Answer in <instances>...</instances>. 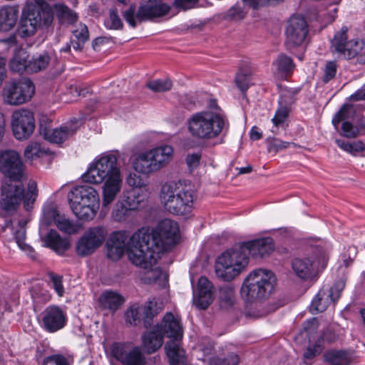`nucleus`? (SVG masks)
I'll return each mask as SVG.
<instances>
[{"label":"nucleus","mask_w":365,"mask_h":365,"mask_svg":"<svg viewBox=\"0 0 365 365\" xmlns=\"http://www.w3.org/2000/svg\"><path fill=\"white\" fill-rule=\"evenodd\" d=\"M180 230L178 223L170 219H163L152 229H140L133 233L129 238L128 244L130 245V257L140 264L143 260L138 255H142V248L148 251L147 257L150 262H154L157 255L170 251L178 242Z\"/></svg>","instance_id":"obj_1"},{"label":"nucleus","mask_w":365,"mask_h":365,"mask_svg":"<svg viewBox=\"0 0 365 365\" xmlns=\"http://www.w3.org/2000/svg\"><path fill=\"white\" fill-rule=\"evenodd\" d=\"M274 249V242L271 237L237 243L217 258L216 274L224 281H230L248 264L249 255L264 257L269 255Z\"/></svg>","instance_id":"obj_2"},{"label":"nucleus","mask_w":365,"mask_h":365,"mask_svg":"<svg viewBox=\"0 0 365 365\" xmlns=\"http://www.w3.org/2000/svg\"><path fill=\"white\" fill-rule=\"evenodd\" d=\"M84 182L101 184L102 187L103 208L108 207L116 198L122 187V178L118 157L113 153H104L93 162L82 175Z\"/></svg>","instance_id":"obj_3"},{"label":"nucleus","mask_w":365,"mask_h":365,"mask_svg":"<svg viewBox=\"0 0 365 365\" xmlns=\"http://www.w3.org/2000/svg\"><path fill=\"white\" fill-rule=\"evenodd\" d=\"M187 125L190 135L200 140L217 138L230 128L227 116L217 110L196 112L187 119Z\"/></svg>","instance_id":"obj_4"},{"label":"nucleus","mask_w":365,"mask_h":365,"mask_svg":"<svg viewBox=\"0 0 365 365\" xmlns=\"http://www.w3.org/2000/svg\"><path fill=\"white\" fill-rule=\"evenodd\" d=\"M155 328L163 337L170 338L165 346L170 365H186L185 351L181 346L183 331L180 321L171 312H168L161 323Z\"/></svg>","instance_id":"obj_5"},{"label":"nucleus","mask_w":365,"mask_h":365,"mask_svg":"<svg viewBox=\"0 0 365 365\" xmlns=\"http://www.w3.org/2000/svg\"><path fill=\"white\" fill-rule=\"evenodd\" d=\"M19 183L5 182L1 186L0 207L7 213L16 211L22 200L25 210H30L38 197V190L34 180L28 181L26 193L22 182Z\"/></svg>","instance_id":"obj_6"},{"label":"nucleus","mask_w":365,"mask_h":365,"mask_svg":"<svg viewBox=\"0 0 365 365\" xmlns=\"http://www.w3.org/2000/svg\"><path fill=\"white\" fill-rule=\"evenodd\" d=\"M276 277L271 271L257 269L245 279L240 294L247 303H254L267 299L274 290Z\"/></svg>","instance_id":"obj_7"},{"label":"nucleus","mask_w":365,"mask_h":365,"mask_svg":"<svg viewBox=\"0 0 365 365\" xmlns=\"http://www.w3.org/2000/svg\"><path fill=\"white\" fill-rule=\"evenodd\" d=\"M22 13L18 28L19 34L26 38L34 36L39 28H49L53 21V11L44 0H34Z\"/></svg>","instance_id":"obj_8"},{"label":"nucleus","mask_w":365,"mask_h":365,"mask_svg":"<svg viewBox=\"0 0 365 365\" xmlns=\"http://www.w3.org/2000/svg\"><path fill=\"white\" fill-rule=\"evenodd\" d=\"M173 149L163 145L141 153L133 162V168L139 173L149 175L159 171L171 160Z\"/></svg>","instance_id":"obj_9"},{"label":"nucleus","mask_w":365,"mask_h":365,"mask_svg":"<svg viewBox=\"0 0 365 365\" xmlns=\"http://www.w3.org/2000/svg\"><path fill=\"white\" fill-rule=\"evenodd\" d=\"M348 28L343 26L336 32L331 41V48L341 59L350 60L356 58V63H365V46L363 43L356 41H348Z\"/></svg>","instance_id":"obj_10"},{"label":"nucleus","mask_w":365,"mask_h":365,"mask_svg":"<svg viewBox=\"0 0 365 365\" xmlns=\"http://www.w3.org/2000/svg\"><path fill=\"white\" fill-rule=\"evenodd\" d=\"M0 173L11 182H23L27 179L26 166L14 150L0 151Z\"/></svg>","instance_id":"obj_11"},{"label":"nucleus","mask_w":365,"mask_h":365,"mask_svg":"<svg viewBox=\"0 0 365 365\" xmlns=\"http://www.w3.org/2000/svg\"><path fill=\"white\" fill-rule=\"evenodd\" d=\"M328 246L320 242L312 250L313 260L309 258L295 259L292 262V269L296 274L304 279L310 278L314 273V267L324 268L328 261Z\"/></svg>","instance_id":"obj_12"},{"label":"nucleus","mask_w":365,"mask_h":365,"mask_svg":"<svg viewBox=\"0 0 365 365\" xmlns=\"http://www.w3.org/2000/svg\"><path fill=\"white\" fill-rule=\"evenodd\" d=\"M35 93V86L29 78L7 83L2 90L4 102L10 106H19L29 101Z\"/></svg>","instance_id":"obj_13"},{"label":"nucleus","mask_w":365,"mask_h":365,"mask_svg":"<svg viewBox=\"0 0 365 365\" xmlns=\"http://www.w3.org/2000/svg\"><path fill=\"white\" fill-rule=\"evenodd\" d=\"M110 354L120 365H146L147 358L142 347L131 341L114 342Z\"/></svg>","instance_id":"obj_14"},{"label":"nucleus","mask_w":365,"mask_h":365,"mask_svg":"<svg viewBox=\"0 0 365 365\" xmlns=\"http://www.w3.org/2000/svg\"><path fill=\"white\" fill-rule=\"evenodd\" d=\"M170 10V6L164 3L147 4L141 5L135 14V7L131 6L123 13V17L131 27L135 28L136 26L135 19L139 22L152 21L155 18L168 14Z\"/></svg>","instance_id":"obj_15"},{"label":"nucleus","mask_w":365,"mask_h":365,"mask_svg":"<svg viewBox=\"0 0 365 365\" xmlns=\"http://www.w3.org/2000/svg\"><path fill=\"white\" fill-rule=\"evenodd\" d=\"M107 234V230L103 226L88 228L76 244L77 255L84 257L93 254L103 245Z\"/></svg>","instance_id":"obj_16"},{"label":"nucleus","mask_w":365,"mask_h":365,"mask_svg":"<svg viewBox=\"0 0 365 365\" xmlns=\"http://www.w3.org/2000/svg\"><path fill=\"white\" fill-rule=\"evenodd\" d=\"M309 26L305 19L299 15L292 16L285 29V44L288 48L301 46L306 40Z\"/></svg>","instance_id":"obj_17"},{"label":"nucleus","mask_w":365,"mask_h":365,"mask_svg":"<svg viewBox=\"0 0 365 365\" xmlns=\"http://www.w3.org/2000/svg\"><path fill=\"white\" fill-rule=\"evenodd\" d=\"M11 128L14 137L19 140L28 139L35 129V120L31 111L19 109L11 115Z\"/></svg>","instance_id":"obj_18"},{"label":"nucleus","mask_w":365,"mask_h":365,"mask_svg":"<svg viewBox=\"0 0 365 365\" xmlns=\"http://www.w3.org/2000/svg\"><path fill=\"white\" fill-rule=\"evenodd\" d=\"M344 285V281H340L330 288L321 289L309 306L310 312L312 314L324 312L331 303H335L339 299Z\"/></svg>","instance_id":"obj_19"},{"label":"nucleus","mask_w":365,"mask_h":365,"mask_svg":"<svg viewBox=\"0 0 365 365\" xmlns=\"http://www.w3.org/2000/svg\"><path fill=\"white\" fill-rule=\"evenodd\" d=\"M143 252L142 255H138L140 258H142L143 262L139 264H136L130 257V253H131V247L130 245L127 243V253L129 260L134 265L140 267L143 269V272L141 274L140 279L145 283V284H153L155 283L158 280L160 279V277L163 276V271L159 267L155 266L157 264V262L158 259L160 257V255H157V256L155 257L154 262H150V259L147 257L148 256V251H146L145 249L142 248Z\"/></svg>","instance_id":"obj_20"},{"label":"nucleus","mask_w":365,"mask_h":365,"mask_svg":"<svg viewBox=\"0 0 365 365\" xmlns=\"http://www.w3.org/2000/svg\"><path fill=\"white\" fill-rule=\"evenodd\" d=\"M188 186L182 180H170L165 182L161 185L158 197L160 202L165 210L170 214L171 213L175 204V200H178V196L181 192L184 194Z\"/></svg>","instance_id":"obj_21"},{"label":"nucleus","mask_w":365,"mask_h":365,"mask_svg":"<svg viewBox=\"0 0 365 365\" xmlns=\"http://www.w3.org/2000/svg\"><path fill=\"white\" fill-rule=\"evenodd\" d=\"M82 120L74 118L59 128L54 129L41 128V133L48 141L60 144L72 137L82 125Z\"/></svg>","instance_id":"obj_22"},{"label":"nucleus","mask_w":365,"mask_h":365,"mask_svg":"<svg viewBox=\"0 0 365 365\" xmlns=\"http://www.w3.org/2000/svg\"><path fill=\"white\" fill-rule=\"evenodd\" d=\"M66 314L56 305L47 307L41 313V327L49 333L62 329L66 324Z\"/></svg>","instance_id":"obj_23"},{"label":"nucleus","mask_w":365,"mask_h":365,"mask_svg":"<svg viewBox=\"0 0 365 365\" xmlns=\"http://www.w3.org/2000/svg\"><path fill=\"white\" fill-rule=\"evenodd\" d=\"M69 204H100L99 195L96 189L88 185L75 187L68 195Z\"/></svg>","instance_id":"obj_24"},{"label":"nucleus","mask_w":365,"mask_h":365,"mask_svg":"<svg viewBox=\"0 0 365 365\" xmlns=\"http://www.w3.org/2000/svg\"><path fill=\"white\" fill-rule=\"evenodd\" d=\"M213 286L205 277H200L197 282V295L193 302L197 307L206 309L213 301Z\"/></svg>","instance_id":"obj_25"},{"label":"nucleus","mask_w":365,"mask_h":365,"mask_svg":"<svg viewBox=\"0 0 365 365\" xmlns=\"http://www.w3.org/2000/svg\"><path fill=\"white\" fill-rule=\"evenodd\" d=\"M178 197V200H175V204L170 214L185 216L191 213L196 199L195 190L189 185L184 194L181 192Z\"/></svg>","instance_id":"obj_26"},{"label":"nucleus","mask_w":365,"mask_h":365,"mask_svg":"<svg viewBox=\"0 0 365 365\" xmlns=\"http://www.w3.org/2000/svg\"><path fill=\"white\" fill-rule=\"evenodd\" d=\"M26 221H19L17 226L14 227L12 221L7 220L5 225L1 227V232H5L7 229H10L12 232L13 238L15 240L19 248L31 255V257H34L33 255L34 253L33 248L24 242L26 239Z\"/></svg>","instance_id":"obj_27"},{"label":"nucleus","mask_w":365,"mask_h":365,"mask_svg":"<svg viewBox=\"0 0 365 365\" xmlns=\"http://www.w3.org/2000/svg\"><path fill=\"white\" fill-rule=\"evenodd\" d=\"M143 350L145 354H151L156 352L163 344V337L155 328L145 331L141 336Z\"/></svg>","instance_id":"obj_28"},{"label":"nucleus","mask_w":365,"mask_h":365,"mask_svg":"<svg viewBox=\"0 0 365 365\" xmlns=\"http://www.w3.org/2000/svg\"><path fill=\"white\" fill-rule=\"evenodd\" d=\"M19 12L16 6H4L0 8L1 31H9L16 26Z\"/></svg>","instance_id":"obj_29"},{"label":"nucleus","mask_w":365,"mask_h":365,"mask_svg":"<svg viewBox=\"0 0 365 365\" xmlns=\"http://www.w3.org/2000/svg\"><path fill=\"white\" fill-rule=\"evenodd\" d=\"M148 198V192L147 190L135 187L126 192L124 202L130 210H135L143 207Z\"/></svg>","instance_id":"obj_30"},{"label":"nucleus","mask_w":365,"mask_h":365,"mask_svg":"<svg viewBox=\"0 0 365 365\" xmlns=\"http://www.w3.org/2000/svg\"><path fill=\"white\" fill-rule=\"evenodd\" d=\"M124 298L122 295L113 291H105L99 297V304L103 309H108L114 313L124 303Z\"/></svg>","instance_id":"obj_31"},{"label":"nucleus","mask_w":365,"mask_h":365,"mask_svg":"<svg viewBox=\"0 0 365 365\" xmlns=\"http://www.w3.org/2000/svg\"><path fill=\"white\" fill-rule=\"evenodd\" d=\"M46 217H51L59 230L67 234H75L78 232V227L68 219L61 216L56 209L51 208L44 212Z\"/></svg>","instance_id":"obj_32"},{"label":"nucleus","mask_w":365,"mask_h":365,"mask_svg":"<svg viewBox=\"0 0 365 365\" xmlns=\"http://www.w3.org/2000/svg\"><path fill=\"white\" fill-rule=\"evenodd\" d=\"M44 242L46 246L58 255H63L70 247V242L66 238L61 237L59 233L51 230L45 237Z\"/></svg>","instance_id":"obj_33"},{"label":"nucleus","mask_w":365,"mask_h":365,"mask_svg":"<svg viewBox=\"0 0 365 365\" xmlns=\"http://www.w3.org/2000/svg\"><path fill=\"white\" fill-rule=\"evenodd\" d=\"M323 356L329 365H350L352 359L349 351L336 349L327 351Z\"/></svg>","instance_id":"obj_34"},{"label":"nucleus","mask_w":365,"mask_h":365,"mask_svg":"<svg viewBox=\"0 0 365 365\" xmlns=\"http://www.w3.org/2000/svg\"><path fill=\"white\" fill-rule=\"evenodd\" d=\"M28 58L29 54L25 49H17L9 63L11 71L20 74H22L24 72L28 73Z\"/></svg>","instance_id":"obj_35"},{"label":"nucleus","mask_w":365,"mask_h":365,"mask_svg":"<svg viewBox=\"0 0 365 365\" xmlns=\"http://www.w3.org/2000/svg\"><path fill=\"white\" fill-rule=\"evenodd\" d=\"M70 207L73 214L78 219L83 220H90L96 216L99 209L100 204H70Z\"/></svg>","instance_id":"obj_36"},{"label":"nucleus","mask_w":365,"mask_h":365,"mask_svg":"<svg viewBox=\"0 0 365 365\" xmlns=\"http://www.w3.org/2000/svg\"><path fill=\"white\" fill-rule=\"evenodd\" d=\"M162 310V307L155 298L149 299L143 307V321L145 327H148L152 324L153 318Z\"/></svg>","instance_id":"obj_37"},{"label":"nucleus","mask_w":365,"mask_h":365,"mask_svg":"<svg viewBox=\"0 0 365 365\" xmlns=\"http://www.w3.org/2000/svg\"><path fill=\"white\" fill-rule=\"evenodd\" d=\"M289 109L287 105H282V101H279V106L277 109L272 121L274 124L272 132L274 134L278 133L279 128L285 129L286 120L289 116Z\"/></svg>","instance_id":"obj_38"},{"label":"nucleus","mask_w":365,"mask_h":365,"mask_svg":"<svg viewBox=\"0 0 365 365\" xmlns=\"http://www.w3.org/2000/svg\"><path fill=\"white\" fill-rule=\"evenodd\" d=\"M74 38L71 40V43L76 51H81L83 44L88 41L89 34L88 27L85 24H79L73 31Z\"/></svg>","instance_id":"obj_39"},{"label":"nucleus","mask_w":365,"mask_h":365,"mask_svg":"<svg viewBox=\"0 0 365 365\" xmlns=\"http://www.w3.org/2000/svg\"><path fill=\"white\" fill-rule=\"evenodd\" d=\"M56 17L61 24H73L77 19V15L67 6L61 4L54 5Z\"/></svg>","instance_id":"obj_40"},{"label":"nucleus","mask_w":365,"mask_h":365,"mask_svg":"<svg viewBox=\"0 0 365 365\" xmlns=\"http://www.w3.org/2000/svg\"><path fill=\"white\" fill-rule=\"evenodd\" d=\"M50 56L46 53L39 54L37 56H34L29 61L27 67L28 73H37L46 69L50 62Z\"/></svg>","instance_id":"obj_41"},{"label":"nucleus","mask_w":365,"mask_h":365,"mask_svg":"<svg viewBox=\"0 0 365 365\" xmlns=\"http://www.w3.org/2000/svg\"><path fill=\"white\" fill-rule=\"evenodd\" d=\"M49 150L44 148L37 142H31L24 149V157L26 160H33L48 155Z\"/></svg>","instance_id":"obj_42"},{"label":"nucleus","mask_w":365,"mask_h":365,"mask_svg":"<svg viewBox=\"0 0 365 365\" xmlns=\"http://www.w3.org/2000/svg\"><path fill=\"white\" fill-rule=\"evenodd\" d=\"M143 307L139 304H133L128 308L125 313V321L130 325H137L143 320Z\"/></svg>","instance_id":"obj_43"},{"label":"nucleus","mask_w":365,"mask_h":365,"mask_svg":"<svg viewBox=\"0 0 365 365\" xmlns=\"http://www.w3.org/2000/svg\"><path fill=\"white\" fill-rule=\"evenodd\" d=\"M335 143L340 148L353 155L365 150L364 144L361 140L349 142L341 139H336Z\"/></svg>","instance_id":"obj_44"},{"label":"nucleus","mask_w":365,"mask_h":365,"mask_svg":"<svg viewBox=\"0 0 365 365\" xmlns=\"http://www.w3.org/2000/svg\"><path fill=\"white\" fill-rule=\"evenodd\" d=\"M73 358L72 356L62 354H56L46 356L42 361V365H72Z\"/></svg>","instance_id":"obj_45"},{"label":"nucleus","mask_w":365,"mask_h":365,"mask_svg":"<svg viewBox=\"0 0 365 365\" xmlns=\"http://www.w3.org/2000/svg\"><path fill=\"white\" fill-rule=\"evenodd\" d=\"M130 211H131V210H130L125 202L118 201L115 203L113 209L111 217L115 222L125 221Z\"/></svg>","instance_id":"obj_46"},{"label":"nucleus","mask_w":365,"mask_h":365,"mask_svg":"<svg viewBox=\"0 0 365 365\" xmlns=\"http://www.w3.org/2000/svg\"><path fill=\"white\" fill-rule=\"evenodd\" d=\"M105 26L108 29L119 30L123 28V23L118 14L116 8H111L109 16L105 20Z\"/></svg>","instance_id":"obj_47"},{"label":"nucleus","mask_w":365,"mask_h":365,"mask_svg":"<svg viewBox=\"0 0 365 365\" xmlns=\"http://www.w3.org/2000/svg\"><path fill=\"white\" fill-rule=\"evenodd\" d=\"M245 14L246 13L240 5L235 4L226 12L222 14V18L225 21H238L243 19Z\"/></svg>","instance_id":"obj_48"},{"label":"nucleus","mask_w":365,"mask_h":365,"mask_svg":"<svg viewBox=\"0 0 365 365\" xmlns=\"http://www.w3.org/2000/svg\"><path fill=\"white\" fill-rule=\"evenodd\" d=\"M128 237V233L126 231L113 232L109 237L106 242V246H118L125 249V241Z\"/></svg>","instance_id":"obj_49"},{"label":"nucleus","mask_w":365,"mask_h":365,"mask_svg":"<svg viewBox=\"0 0 365 365\" xmlns=\"http://www.w3.org/2000/svg\"><path fill=\"white\" fill-rule=\"evenodd\" d=\"M275 63L277 66L278 71L282 73H288L292 72L295 67L292 59L289 56H287L284 54L279 55Z\"/></svg>","instance_id":"obj_50"},{"label":"nucleus","mask_w":365,"mask_h":365,"mask_svg":"<svg viewBox=\"0 0 365 365\" xmlns=\"http://www.w3.org/2000/svg\"><path fill=\"white\" fill-rule=\"evenodd\" d=\"M146 86L154 92H165L173 87L172 81L168 79H156L148 81Z\"/></svg>","instance_id":"obj_51"},{"label":"nucleus","mask_w":365,"mask_h":365,"mask_svg":"<svg viewBox=\"0 0 365 365\" xmlns=\"http://www.w3.org/2000/svg\"><path fill=\"white\" fill-rule=\"evenodd\" d=\"M351 117H352V107L350 105L344 104L333 117L332 123L337 128L341 121L344 122Z\"/></svg>","instance_id":"obj_52"},{"label":"nucleus","mask_w":365,"mask_h":365,"mask_svg":"<svg viewBox=\"0 0 365 365\" xmlns=\"http://www.w3.org/2000/svg\"><path fill=\"white\" fill-rule=\"evenodd\" d=\"M219 297L226 305H232L235 298V289L231 285H225L220 288Z\"/></svg>","instance_id":"obj_53"},{"label":"nucleus","mask_w":365,"mask_h":365,"mask_svg":"<svg viewBox=\"0 0 365 365\" xmlns=\"http://www.w3.org/2000/svg\"><path fill=\"white\" fill-rule=\"evenodd\" d=\"M291 145L296 146L294 143L283 141L279 138H272L268 140L267 150L269 153H277Z\"/></svg>","instance_id":"obj_54"},{"label":"nucleus","mask_w":365,"mask_h":365,"mask_svg":"<svg viewBox=\"0 0 365 365\" xmlns=\"http://www.w3.org/2000/svg\"><path fill=\"white\" fill-rule=\"evenodd\" d=\"M239 357L236 354L231 353L227 357H212L210 359V365H237Z\"/></svg>","instance_id":"obj_55"},{"label":"nucleus","mask_w":365,"mask_h":365,"mask_svg":"<svg viewBox=\"0 0 365 365\" xmlns=\"http://www.w3.org/2000/svg\"><path fill=\"white\" fill-rule=\"evenodd\" d=\"M323 349V344L321 340H317L314 345L307 347L304 354V359L306 364H309V360L313 359L316 356L319 355Z\"/></svg>","instance_id":"obj_56"},{"label":"nucleus","mask_w":365,"mask_h":365,"mask_svg":"<svg viewBox=\"0 0 365 365\" xmlns=\"http://www.w3.org/2000/svg\"><path fill=\"white\" fill-rule=\"evenodd\" d=\"M48 277L52 284V287L59 297H62L64 294V287L63 285V277L54 273H49Z\"/></svg>","instance_id":"obj_57"},{"label":"nucleus","mask_w":365,"mask_h":365,"mask_svg":"<svg viewBox=\"0 0 365 365\" xmlns=\"http://www.w3.org/2000/svg\"><path fill=\"white\" fill-rule=\"evenodd\" d=\"M336 69L337 64L336 61H328L325 66L323 81L328 83L330 80L334 78L336 73Z\"/></svg>","instance_id":"obj_58"},{"label":"nucleus","mask_w":365,"mask_h":365,"mask_svg":"<svg viewBox=\"0 0 365 365\" xmlns=\"http://www.w3.org/2000/svg\"><path fill=\"white\" fill-rule=\"evenodd\" d=\"M202 154L199 152L187 155L185 161L190 171L196 169L200 163Z\"/></svg>","instance_id":"obj_59"},{"label":"nucleus","mask_w":365,"mask_h":365,"mask_svg":"<svg viewBox=\"0 0 365 365\" xmlns=\"http://www.w3.org/2000/svg\"><path fill=\"white\" fill-rule=\"evenodd\" d=\"M107 257L113 261H117L122 257L125 249L118 246H106Z\"/></svg>","instance_id":"obj_60"},{"label":"nucleus","mask_w":365,"mask_h":365,"mask_svg":"<svg viewBox=\"0 0 365 365\" xmlns=\"http://www.w3.org/2000/svg\"><path fill=\"white\" fill-rule=\"evenodd\" d=\"M342 135L346 138H355L358 135L359 130L352 123L348 121L343 122L341 125Z\"/></svg>","instance_id":"obj_61"},{"label":"nucleus","mask_w":365,"mask_h":365,"mask_svg":"<svg viewBox=\"0 0 365 365\" xmlns=\"http://www.w3.org/2000/svg\"><path fill=\"white\" fill-rule=\"evenodd\" d=\"M250 76L247 74L238 73L235 77L237 86L242 91H246L249 88Z\"/></svg>","instance_id":"obj_62"},{"label":"nucleus","mask_w":365,"mask_h":365,"mask_svg":"<svg viewBox=\"0 0 365 365\" xmlns=\"http://www.w3.org/2000/svg\"><path fill=\"white\" fill-rule=\"evenodd\" d=\"M198 1L199 0H174L173 6L175 8L187 11L194 8Z\"/></svg>","instance_id":"obj_63"},{"label":"nucleus","mask_w":365,"mask_h":365,"mask_svg":"<svg viewBox=\"0 0 365 365\" xmlns=\"http://www.w3.org/2000/svg\"><path fill=\"white\" fill-rule=\"evenodd\" d=\"M319 327L318 320L316 318H312L307 320L303 324V329L308 334L314 333Z\"/></svg>","instance_id":"obj_64"}]
</instances>
